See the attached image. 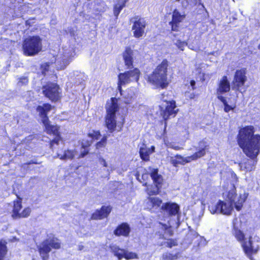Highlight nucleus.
Listing matches in <instances>:
<instances>
[{
  "label": "nucleus",
  "mask_w": 260,
  "mask_h": 260,
  "mask_svg": "<svg viewBox=\"0 0 260 260\" xmlns=\"http://www.w3.org/2000/svg\"><path fill=\"white\" fill-rule=\"evenodd\" d=\"M254 133L253 126H245L240 128L237 138L239 147L247 156L253 160L260 152V135Z\"/></svg>",
  "instance_id": "nucleus-1"
},
{
  "label": "nucleus",
  "mask_w": 260,
  "mask_h": 260,
  "mask_svg": "<svg viewBox=\"0 0 260 260\" xmlns=\"http://www.w3.org/2000/svg\"><path fill=\"white\" fill-rule=\"evenodd\" d=\"M168 62L166 59L162 61L153 72L148 75V82L155 88H165L169 84L167 79Z\"/></svg>",
  "instance_id": "nucleus-2"
},
{
  "label": "nucleus",
  "mask_w": 260,
  "mask_h": 260,
  "mask_svg": "<svg viewBox=\"0 0 260 260\" xmlns=\"http://www.w3.org/2000/svg\"><path fill=\"white\" fill-rule=\"evenodd\" d=\"M51 109V105L45 104L42 106H39L37 108V111L40 114L41 120L45 126L47 133L49 134H53L55 136V138L51 141L50 144V147L52 148L54 144H58L61 140V138L58 133V127L57 125H51L49 123L47 113Z\"/></svg>",
  "instance_id": "nucleus-3"
},
{
  "label": "nucleus",
  "mask_w": 260,
  "mask_h": 260,
  "mask_svg": "<svg viewBox=\"0 0 260 260\" xmlns=\"http://www.w3.org/2000/svg\"><path fill=\"white\" fill-rule=\"evenodd\" d=\"M233 234L238 241L241 242L242 246L246 255L249 258L253 253H256L259 248L258 244V240H255L250 237L248 241L245 239V235L243 233L236 228H234Z\"/></svg>",
  "instance_id": "nucleus-4"
},
{
  "label": "nucleus",
  "mask_w": 260,
  "mask_h": 260,
  "mask_svg": "<svg viewBox=\"0 0 260 260\" xmlns=\"http://www.w3.org/2000/svg\"><path fill=\"white\" fill-rule=\"evenodd\" d=\"M208 146L205 141H200L199 143V146L197 149L198 151L193 155L186 157H184L180 155H176L174 157H171V162L174 167H177L178 165H184L186 163L190 162L191 160H196L205 155L206 150L208 148Z\"/></svg>",
  "instance_id": "nucleus-5"
},
{
  "label": "nucleus",
  "mask_w": 260,
  "mask_h": 260,
  "mask_svg": "<svg viewBox=\"0 0 260 260\" xmlns=\"http://www.w3.org/2000/svg\"><path fill=\"white\" fill-rule=\"evenodd\" d=\"M42 49V39L38 36H29L23 41L22 51L25 56H34L40 52Z\"/></svg>",
  "instance_id": "nucleus-6"
},
{
  "label": "nucleus",
  "mask_w": 260,
  "mask_h": 260,
  "mask_svg": "<svg viewBox=\"0 0 260 260\" xmlns=\"http://www.w3.org/2000/svg\"><path fill=\"white\" fill-rule=\"evenodd\" d=\"M118 106L116 98H112L107 104V115L106 116V125L108 130L111 133L115 130L116 126L115 114L118 111Z\"/></svg>",
  "instance_id": "nucleus-7"
},
{
  "label": "nucleus",
  "mask_w": 260,
  "mask_h": 260,
  "mask_svg": "<svg viewBox=\"0 0 260 260\" xmlns=\"http://www.w3.org/2000/svg\"><path fill=\"white\" fill-rule=\"evenodd\" d=\"M223 196L225 201L232 204L233 207L234 206L237 211H240L242 209L243 203L247 197V194L246 193L238 196L236 192V187L234 183L232 184L231 189L228 192L223 193Z\"/></svg>",
  "instance_id": "nucleus-8"
},
{
  "label": "nucleus",
  "mask_w": 260,
  "mask_h": 260,
  "mask_svg": "<svg viewBox=\"0 0 260 260\" xmlns=\"http://www.w3.org/2000/svg\"><path fill=\"white\" fill-rule=\"evenodd\" d=\"M140 71L135 68L133 70L128 71L118 75V90L121 95H122V85L131 82H137L139 79Z\"/></svg>",
  "instance_id": "nucleus-9"
},
{
  "label": "nucleus",
  "mask_w": 260,
  "mask_h": 260,
  "mask_svg": "<svg viewBox=\"0 0 260 260\" xmlns=\"http://www.w3.org/2000/svg\"><path fill=\"white\" fill-rule=\"evenodd\" d=\"M60 243L57 239H47L43 241L41 244L37 246L40 255L43 260H48L49 253L51 248L58 249Z\"/></svg>",
  "instance_id": "nucleus-10"
},
{
  "label": "nucleus",
  "mask_w": 260,
  "mask_h": 260,
  "mask_svg": "<svg viewBox=\"0 0 260 260\" xmlns=\"http://www.w3.org/2000/svg\"><path fill=\"white\" fill-rule=\"evenodd\" d=\"M149 173L153 181L154 186L147 188V193L149 196L156 194L159 193V189L161 187V184L163 181L162 177L158 173L157 169L149 168Z\"/></svg>",
  "instance_id": "nucleus-11"
},
{
  "label": "nucleus",
  "mask_w": 260,
  "mask_h": 260,
  "mask_svg": "<svg viewBox=\"0 0 260 260\" xmlns=\"http://www.w3.org/2000/svg\"><path fill=\"white\" fill-rule=\"evenodd\" d=\"M42 92L46 98L52 101H57L61 97V90L56 83H47L43 86Z\"/></svg>",
  "instance_id": "nucleus-12"
},
{
  "label": "nucleus",
  "mask_w": 260,
  "mask_h": 260,
  "mask_svg": "<svg viewBox=\"0 0 260 260\" xmlns=\"http://www.w3.org/2000/svg\"><path fill=\"white\" fill-rule=\"evenodd\" d=\"M209 210L212 214H222L230 215L233 210V207L227 201L219 200L216 204L210 205Z\"/></svg>",
  "instance_id": "nucleus-13"
},
{
  "label": "nucleus",
  "mask_w": 260,
  "mask_h": 260,
  "mask_svg": "<svg viewBox=\"0 0 260 260\" xmlns=\"http://www.w3.org/2000/svg\"><path fill=\"white\" fill-rule=\"evenodd\" d=\"M161 96V99L165 104L160 106L161 115L164 119L167 120L171 117H175L178 109L176 108V102L174 101H168L167 99H165L164 94H162Z\"/></svg>",
  "instance_id": "nucleus-14"
},
{
  "label": "nucleus",
  "mask_w": 260,
  "mask_h": 260,
  "mask_svg": "<svg viewBox=\"0 0 260 260\" xmlns=\"http://www.w3.org/2000/svg\"><path fill=\"white\" fill-rule=\"evenodd\" d=\"M162 211L170 217H176V219L175 221L176 224L179 226L180 224V207L179 206L173 202H168L163 203L160 208Z\"/></svg>",
  "instance_id": "nucleus-15"
},
{
  "label": "nucleus",
  "mask_w": 260,
  "mask_h": 260,
  "mask_svg": "<svg viewBox=\"0 0 260 260\" xmlns=\"http://www.w3.org/2000/svg\"><path fill=\"white\" fill-rule=\"evenodd\" d=\"M246 70L245 68L236 70L232 83V88L236 91L242 92L241 87L244 86L246 80Z\"/></svg>",
  "instance_id": "nucleus-16"
},
{
  "label": "nucleus",
  "mask_w": 260,
  "mask_h": 260,
  "mask_svg": "<svg viewBox=\"0 0 260 260\" xmlns=\"http://www.w3.org/2000/svg\"><path fill=\"white\" fill-rule=\"evenodd\" d=\"M185 17L186 14L184 12H180L177 9H175L173 11L172 20L169 23L172 31H178L180 24Z\"/></svg>",
  "instance_id": "nucleus-17"
},
{
  "label": "nucleus",
  "mask_w": 260,
  "mask_h": 260,
  "mask_svg": "<svg viewBox=\"0 0 260 260\" xmlns=\"http://www.w3.org/2000/svg\"><path fill=\"white\" fill-rule=\"evenodd\" d=\"M146 26V23L144 18H136L132 26L134 36L136 38L141 37L145 33Z\"/></svg>",
  "instance_id": "nucleus-18"
},
{
  "label": "nucleus",
  "mask_w": 260,
  "mask_h": 260,
  "mask_svg": "<svg viewBox=\"0 0 260 260\" xmlns=\"http://www.w3.org/2000/svg\"><path fill=\"white\" fill-rule=\"evenodd\" d=\"M74 52L66 51L61 56L57 57L55 61V66L57 70L64 69L71 61V57L73 56Z\"/></svg>",
  "instance_id": "nucleus-19"
},
{
  "label": "nucleus",
  "mask_w": 260,
  "mask_h": 260,
  "mask_svg": "<svg viewBox=\"0 0 260 260\" xmlns=\"http://www.w3.org/2000/svg\"><path fill=\"white\" fill-rule=\"evenodd\" d=\"M231 85L226 76H223L220 80L217 89V96L230 91Z\"/></svg>",
  "instance_id": "nucleus-20"
},
{
  "label": "nucleus",
  "mask_w": 260,
  "mask_h": 260,
  "mask_svg": "<svg viewBox=\"0 0 260 260\" xmlns=\"http://www.w3.org/2000/svg\"><path fill=\"white\" fill-rule=\"evenodd\" d=\"M146 207L152 212H154L158 209L162 205V201L158 197H149L146 202Z\"/></svg>",
  "instance_id": "nucleus-21"
},
{
  "label": "nucleus",
  "mask_w": 260,
  "mask_h": 260,
  "mask_svg": "<svg viewBox=\"0 0 260 260\" xmlns=\"http://www.w3.org/2000/svg\"><path fill=\"white\" fill-rule=\"evenodd\" d=\"M111 210L110 206H103L100 210H96L92 214L91 218L93 219H101L107 217Z\"/></svg>",
  "instance_id": "nucleus-22"
},
{
  "label": "nucleus",
  "mask_w": 260,
  "mask_h": 260,
  "mask_svg": "<svg viewBox=\"0 0 260 260\" xmlns=\"http://www.w3.org/2000/svg\"><path fill=\"white\" fill-rule=\"evenodd\" d=\"M77 154V151L75 150L68 149L63 151H58L57 153L56 156L54 158L58 157L61 160L72 159Z\"/></svg>",
  "instance_id": "nucleus-23"
},
{
  "label": "nucleus",
  "mask_w": 260,
  "mask_h": 260,
  "mask_svg": "<svg viewBox=\"0 0 260 260\" xmlns=\"http://www.w3.org/2000/svg\"><path fill=\"white\" fill-rule=\"evenodd\" d=\"M130 232V228L126 223H123L118 225L114 230V233L116 236H127Z\"/></svg>",
  "instance_id": "nucleus-24"
},
{
  "label": "nucleus",
  "mask_w": 260,
  "mask_h": 260,
  "mask_svg": "<svg viewBox=\"0 0 260 260\" xmlns=\"http://www.w3.org/2000/svg\"><path fill=\"white\" fill-rule=\"evenodd\" d=\"M155 147L152 146L150 148H147L145 145L141 147L139 150V153L141 158L147 161L149 159V155L150 154L154 152Z\"/></svg>",
  "instance_id": "nucleus-25"
},
{
  "label": "nucleus",
  "mask_w": 260,
  "mask_h": 260,
  "mask_svg": "<svg viewBox=\"0 0 260 260\" xmlns=\"http://www.w3.org/2000/svg\"><path fill=\"white\" fill-rule=\"evenodd\" d=\"M133 50L129 48H126L125 51L123 52V57L125 64L128 68H132L133 67Z\"/></svg>",
  "instance_id": "nucleus-26"
},
{
  "label": "nucleus",
  "mask_w": 260,
  "mask_h": 260,
  "mask_svg": "<svg viewBox=\"0 0 260 260\" xmlns=\"http://www.w3.org/2000/svg\"><path fill=\"white\" fill-rule=\"evenodd\" d=\"M22 208L21 200H17L14 201V206L12 214V217L13 219L19 218L20 211Z\"/></svg>",
  "instance_id": "nucleus-27"
},
{
  "label": "nucleus",
  "mask_w": 260,
  "mask_h": 260,
  "mask_svg": "<svg viewBox=\"0 0 260 260\" xmlns=\"http://www.w3.org/2000/svg\"><path fill=\"white\" fill-rule=\"evenodd\" d=\"M111 250L114 256H116L118 260L123 258L125 249L120 248L118 246L113 245L110 246Z\"/></svg>",
  "instance_id": "nucleus-28"
},
{
  "label": "nucleus",
  "mask_w": 260,
  "mask_h": 260,
  "mask_svg": "<svg viewBox=\"0 0 260 260\" xmlns=\"http://www.w3.org/2000/svg\"><path fill=\"white\" fill-rule=\"evenodd\" d=\"M128 0H118L114 7V15L117 18L122 9L125 7L126 3Z\"/></svg>",
  "instance_id": "nucleus-29"
},
{
  "label": "nucleus",
  "mask_w": 260,
  "mask_h": 260,
  "mask_svg": "<svg viewBox=\"0 0 260 260\" xmlns=\"http://www.w3.org/2000/svg\"><path fill=\"white\" fill-rule=\"evenodd\" d=\"M168 224L159 223V226L161 228L162 232H164V234H167L169 236H172L173 234V231H172L171 227L173 225V223H171L170 221L168 222Z\"/></svg>",
  "instance_id": "nucleus-30"
},
{
  "label": "nucleus",
  "mask_w": 260,
  "mask_h": 260,
  "mask_svg": "<svg viewBox=\"0 0 260 260\" xmlns=\"http://www.w3.org/2000/svg\"><path fill=\"white\" fill-rule=\"evenodd\" d=\"M217 98L223 103L224 105V111L225 112H229V111L233 110L235 108V104L229 105L225 98L224 96L222 95H219L217 96Z\"/></svg>",
  "instance_id": "nucleus-31"
},
{
  "label": "nucleus",
  "mask_w": 260,
  "mask_h": 260,
  "mask_svg": "<svg viewBox=\"0 0 260 260\" xmlns=\"http://www.w3.org/2000/svg\"><path fill=\"white\" fill-rule=\"evenodd\" d=\"M95 4L93 9L98 12H104L106 10L107 7L105 2L101 0H94Z\"/></svg>",
  "instance_id": "nucleus-32"
},
{
  "label": "nucleus",
  "mask_w": 260,
  "mask_h": 260,
  "mask_svg": "<svg viewBox=\"0 0 260 260\" xmlns=\"http://www.w3.org/2000/svg\"><path fill=\"white\" fill-rule=\"evenodd\" d=\"M7 252L6 244L2 241H0V260H3Z\"/></svg>",
  "instance_id": "nucleus-33"
},
{
  "label": "nucleus",
  "mask_w": 260,
  "mask_h": 260,
  "mask_svg": "<svg viewBox=\"0 0 260 260\" xmlns=\"http://www.w3.org/2000/svg\"><path fill=\"white\" fill-rule=\"evenodd\" d=\"M123 257L126 259H132L138 258V254L133 252H130L126 250H124Z\"/></svg>",
  "instance_id": "nucleus-34"
},
{
  "label": "nucleus",
  "mask_w": 260,
  "mask_h": 260,
  "mask_svg": "<svg viewBox=\"0 0 260 260\" xmlns=\"http://www.w3.org/2000/svg\"><path fill=\"white\" fill-rule=\"evenodd\" d=\"M173 42L175 45L181 51L184 50V47L187 45V43L185 41H181L179 39H174Z\"/></svg>",
  "instance_id": "nucleus-35"
},
{
  "label": "nucleus",
  "mask_w": 260,
  "mask_h": 260,
  "mask_svg": "<svg viewBox=\"0 0 260 260\" xmlns=\"http://www.w3.org/2000/svg\"><path fill=\"white\" fill-rule=\"evenodd\" d=\"M125 98L124 102L126 104H130L135 96V93L131 90L127 91V95H124Z\"/></svg>",
  "instance_id": "nucleus-36"
},
{
  "label": "nucleus",
  "mask_w": 260,
  "mask_h": 260,
  "mask_svg": "<svg viewBox=\"0 0 260 260\" xmlns=\"http://www.w3.org/2000/svg\"><path fill=\"white\" fill-rule=\"evenodd\" d=\"M162 258L164 260H174L177 258V254L166 252L163 254Z\"/></svg>",
  "instance_id": "nucleus-37"
},
{
  "label": "nucleus",
  "mask_w": 260,
  "mask_h": 260,
  "mask_svg": "<svg viewBox=\"0 0 260 260\" xmlns=\"http://www.w3.org/2000/svg\"><path fill=\"white\" fill-rule=\"evenodd\" d=\"M30 209L28 207L25 208L23 209V210L20 212L19 214V218H25L28 216L30 213Z\"/></svg>",
  "instance_id": "nucleus-38"
},
{
  "label": "nucleus",
  "mask_w": 260,
  "mask_h": 260,
  "mask_svg": "<svg viewBox=\"0 0 260 260\" xmlns=\"http://www.w3.org/2000/svg\"><path fill=\"white\" fill-rule=\"evenodd\" d=\"M107 136H104L101 141L98 142L96 145V148L99 149L102 147H104L107 143Z\"/></svg>",
  "instance_id": "nucleus-39"
},
{
  "label": "nucleus",
  "mask_w": 260,
  "mask_h": 260,
  "mask_svg": "<svg viewBox=\"0 0 260 260\" xmlns=\"http://www.w3.org/2000/svg\"><path fill=\"white\" fill-rule=\"evenodd\" d=\"M28 80L26 77H21L19 79L17 85L18 86H22L27 84Z\"/></svg>",
  "instance_id": "nucleus-40"
},
{
  "label": "nucleus",
  "mask_w": 260,
  "mask_h": 260,
  "mask_svg": "<svg viewBox=\"0 0 260 260\" xmlns=\"http://www.w3.org/2000/svg\"><path fill=\"white\" fill-rule=\"evenodd\" d=\"M89 137L90 138L98 140L101 137V134L99 131H93L88 134Z\"/></svg>",
  "instance_id": "nucleus-41"
},
{
  "label": "nucleus",
  "mask_w": 260,
  "mask_h": 260,
  "mask_svg": "<svg viewBox=\"0 0 260 260\" xmlns=\"http://www.w3.org/2000/svg\"><path fill=\"white\" fill-rule=\"evenodd\" d=\"M90 145V143L88 142L87 145H84L83 142H82V145L83 147L84 148V150L83 152H81V153L80 154V157H83L88 153V150L87 148H86V147L89 146Z\"/></svg>",
  "instance_id": "nucleus-42"
},
{
  "label": "nucleus",
  "mask_w": 260,
  "mask_h": 260,
  "mask_svg": "<svg viewBox=\"0 0 260 260\" xmlns=\"http://www.w3.org/2000/svg\"><path fill=\"white\" fill-rule=\"evenodd\" d=\"M41 68L42 70V74L44 75H46V72L48 71L49 68V63H45L41 66Z\"/></svg>",
  "instance_id": "nucleus-43"
},
{
  "label": "nucleus",
  "mask_w": 260,
  "mask_h": 260,
  "mask_svg": "<svg viewBox=\"0 0 260 260\" xmlns=\"http://www.w3.org/2000/svg\"><path fill=\"white\" fill-rule=\"evenodd\" d=\"M167 246L169 248H172L173 246H176L177 245V242L176 240L171 239L166 242Z\"/></svg>",
  "instance_id": "nucleus-44"
},
{
  "label": "nucleus",
  "mask_w": 260,
  "mask_h": 260,
  "mask_svg": "<svg viewBox=\"0 0 260 260\" xmlns=\"http://www.w3.org/2000/svg\"><path fill=\"white\" fill-rule=\"evenodd\" d=\"M99 162L100 165H102L104 167L108 168L109 165L106 160L102 157H100L99 159Z\"/></svg>",
  "instance_id": "nucleus-45"
},
{
  "label": "nucleus",
  "mask_w": 260,
  "mask_h": 260,
  "mask_svg": "<svg viewBox=\"0 0 260 260\" xmlns=\"http://www.w3.org/2000/svg\"><path fill=\"white\" fill-rule=\"evenodd\" d=\"M185 96L186 98L193 99L195 96V94L193 92H190L189 91H186L185 92Z\"/></svg>",
  "instance_id": "nucleus-46"
},
{
  "label": "nucleus",
  "mask_w": 260,
  "mask_h": 260,
  "mask_svg": "<svg viewBox=\"0 0 260 260\" xmlns=\"http://www.w3.org/2000/svg\"><path fill=\"white\" fill-rule=\"evenodd\" d=\"M228 176H231V177L233 179H235L236 181L237 179V176L236 174H235L233 171H229L226 173Z\"/></svg>",
  "instance_id": "nucleus-47"
},
{
  "label": "nucleus",
  "mask_w": 260,
  "mask_h": 260,
  "mask_svg": "<svg viewBox=\"0 0 260 260\" xmlns=\"http://www.w3.org/2000/svg\"><path fill=\"white\" fill-rule=\"evenodd\" d=\"M240 166L241 168H244L246 171H251L252 169V166H247L245 164L242 163L240 164Z\"/></svg>",
  "instance_id": "nucleus-48"
},
{
  "label": "nucleus",
  "mask_w": 260,
  "mask_h": 260,
  "mask_svg": "<svg viewBox=\"0 0 260 260\" xmlns=\"http://www.w3.org/2000/svg\"><path fill=\"white\" fill-rule=\"evenodd\" d=\"M168 146L170 147V148H173V149H174L175 150H180L181 149V147H180L179 146H175V145H174L173 144H170Z\"/></svg>",
  "instance_id": "nucleus-49"
},
{
  "label": "nucleus",
  "mask_w": 260,
  "mask_h": 260,
  "mask_svg": "<svg viewBox=\"0 0 260 260\" xmlns=\"http://www.w3.org/2000/svg\"><path fill=\"white\" fill-rule=\"evenodd\" d=\"M196 82L194 80H191L190 82V86L191 87V90H193L195 88Z\"/></svg>",
  "instance_id": "nucleus-50"
},
{
  "label": "nucleus",
  "mask_w": 260,
  "mask_h": 260,
  "mask_svg": "<svg viewBox=\"0 0 260 260\" xmlns=\"http://www.w3.org/2000/svg\"><path fill=\"white\" fill-rule=\"evenodd\" d=\"M188 47H189L190 49H192V50H197V48H194L193 47V46H191L190 45H189L188 46Z\"/></svg>",
  "instance_id": "nucleus-51"
},
{
  "label": "nucleus",
  "mask_w": 260,
  "mask_h": 260,
  "mask_svg": "<svg viewBox=\"0 0 260 260\" xmlns=\"http://www.w3.org/2000/svg\"><path fill=\"white\" fill-rule=\"evenodd\" d=\"M223 172H221V179H224V176H223Z\"/></svg>",
  "instance_id": "nucleus-52"
},
{
  "label": "nucleus",
  "mask_w": 260,
  "mask_h": 260,
  "mask_svg": "<svg viewBox=\"0 0 260 260\" xmlns=\"http://www.w3.org/2000/svg\"><path fill=\"white\" fill-rule=\"evenodd\" d=\"M172 35H173L175 37H176L177 34L172 32Z\"/></svg>",
  "instance_id": "nucleus-53"
},
{
  "label": "nucleus",
  "mask_w": 260,
  "mask_h": 260,
  "mask_svg": "<svg viewBox=\"0 0 260 260\" xmlns=\"http://www.w3.org/2000/svg\"><path fill=\"white\" fill-rule=\"evenodd\" d=\"M123 120H124V119H122L123 122H122V123L121 124V126H122V125H123Z\"/></svg>",
  "instance_id": "nucleus-54"
},
{
  "label": "nucleus",
  "mask_w": 260,
  "mask_h": 260,
  "mask_svg": "<svg viewBox=\"0 0 260 260\" xmlns=\"http://www.w3.org/2000/svg\"><path fill=\"white\" fill-rule=\"evenodd\" d=\"M258 49H260V44H259V45L258 46Z\"/></svg>",
  "instance_id": "nucleus-55"
},
{
  "label": "nucleus",
  "mask_w": 260,
  "mask_h": 260,
  "mask_svg": "<svg viewBox=\"0 0 260 260\" xmlns=\"http://www.w3.org/2000/svg\"><path fill=\"white\" fill-rule=\"evenodd\" d=\"M162 238H166V237L164 236V235H162Z\"/></svg>",
  "instance_id": "nucleus-56"
},
{
  "label": "nucleus",
  "mask_w": 260,
  "mask_h": 260,
  "mask_svg": "<svg viewBox=\"0 0 260 260\" xmlns=\"http://www.w3.org/2000/svg\"><path fill=\"white\" fill-rule=\"evenodd\" d=\"M233 1H234V0H233Z\"/></svg>",
  "instance_id": "nucleus-57"
}]
</instances>
